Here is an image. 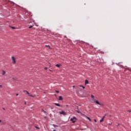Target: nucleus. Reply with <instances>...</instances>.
<instances>
[{
	"mask_svg": "<svg viewBox=\"0 0 131 131\" xmlns=\"http://www.w3.org/2000/svg\"><path fill=\"white\" fill-rule=\"evenodd\" d=\"M77 112H78V113H80V111H78Z\"/></svg>",
	"mask_w": 131,
	"mask_h": 131,
	"instance_id": "23",
	"label": "nucleus"
},
{
	"mask_svg": "<svg viewBox=\"0 0 131 131\" xmlns=\"http://www.w3.org/2000/svg\"><path fill=\"white\" fill-rule=\"evenodd\" d=\"M3 110H6V109L4 107H3Z\"/></svg>",
	"mask_w": 131,
	"mask_h": 131,
	"instance_id": "27",
	"label": "nucleus"
},
{
	"mask_svg": "<svg viewBox=\"0 0 131 131\" xmlns=\"http://www.w3.org/2000/svg\"><path fill=\"white\" fill-rule=\"evenodd\" d=\"M4 79H6V77H4Z\"/></svg>",
	"mask_w": 131,
	"mask_h": 131,
	"instance_id": "35",
	"label": "nucleus"
},
{
	"mask_svg": "<svg viewBox=\"0 0 131 131\" xmlns=\"http://www.w3.org/2000/svg\"><path fill=\"white\" fill-rule=\"evenodd\" d=\"M35 128H37V129H38V130H39V127H38L36 126H35Z\"/></svg>",
	"mask_w": 131,
	"mask_h": 131,
	"instance_id": "15",
	"label": "nucleus"
},
{
	"mask_svg": "<svg viewBox=\"0 0 131 131\" xmlns=\"http://www.w3.org/2000/svg\"><path fill=\"white\" fill-rule=\"evenodd\" d=\"M11 28H12V29H16V28L14 27H11Z\"/></svg>",
	"mask_w": 131,
	"mask_h": 131,
	"instance_id": "18",
	"label": "nucleus"
},
{
	"mask_svg": "<svg viewBox=\"0 0 131 131\" xmlns=\"http://www.w3.org/2000/svg\"><path fill=\"white\" fill-rule=\"evenodd\" d=\"M46 47L47 48H49V49H50V47L49 45H46Z\"/></svg>",
	"mask_w": 131,
	"mask_h": 131,
	"instance_id": "16",
	"label": "nucleus"
},
{
	"mask_svg": "<svg viewBox=\"0 0 131 131\" xmlns=\"http://www.w3.org/2000/svg\"><path fill=\"white\" fill-rule=\"evenodd\" d=\"M1 122H2V120H0V123H1Z\"/></svg>",
	"mask_w": 131,
	"mask_h": 131,
	"instance_id": "28",
	"label": "nucleus"
},
{
	"mask_svg": "<svg viewBox=\"0 0 131 131\" xmlns=\"http://www.w3.org/2000/svg\"><path fill=\"white\" fill-rule=\"evenodd\" d=\"M12 79H13V80H17V77H12Z\"/></svg>",
	"mask_w": 131,
	"mask_h": 131,
	"instance_id": "12",
	"label": "nucleus"
},
{
	"mask_svg": "<svg viewBox=\"0 0 131 131\" xmlns=\"http://www.w3.org/2000/svg\"><path fill=\"white\" fill-rule=\"evenodd\" d=\"M59 101H62V100H63V97H62V96H59Z\"/></svg>",
	"mask_w": 131,
	"mask_h": 131,
	"instance_id": "10",
	"label": "nucleus"
},
{
	"mask_svg": "<svg viewBox=\"0 0 131 131\" xmlns=\"http://www.w3.org/2000/svg\"><path fill=\"white\" fill-rule=\"evenodd\" d=\"M43 112H44L45 113H46V111H44Z\"/></svg>",
	"mask_w": 131,
	"mask_h": 131,
	"instance_id": "33",
	"label": "nucleus"
},
{
	"mask_svg": "<svg viewBox=\"0 0 131 131\" xmlns=\"http://www.w3.org/2000/svg\"><path fill=\"white\" fill-rule=\"evenodd\" d=\"M60 114H63V115H66V113L64 111H61L60 112Z\"/></svg>",
	"mask_w": 131,
	"mask_h": 131,
	"instance_id": "7",
	"label": "nucleus"
},
{
	"mask_svg": "<svg viewBox=\"0 0 131 131\" xmlns=\"http://www.w3.org/2000/svg\"><path fill=\"white\" fill-rule=\"evenodd\" d=\"M71 121H72L73 123H75L76 121V117H73V118H71Z\"/></svg>",
	"mask_w": 131,
	"mask_h": 131,
	"instance_id": "1",
	"label": "nucleus"
},
{
	"mask_svg": "<svg viewBox=\"0 0 131 131\" xmlns=\"http://www.w3.org/2000/svg\"><path fill=\"white\" fill-rule=\"evenodd\" d=\"M11 60L12 61L13 64H16V58H15V57H14V56L11 57Z\"/></svg>",
	"mask_w": 131,
	"mask_h": 131,
	"instance_id": "2",
	"label": "nucleus"
},
{
	"mask_svg": "<svg viewBox=\"0 0 131 131\" xmlns=\"http://www.w3.org/2000/svg\"><path fill=\"white\" fill-rule=\"evenodd\" d=\"M91 98L92 99V101H93L94 102L96 101L95 99V96L94 95H91Z\"/></svg>",
	"mask_w": 131,
	"mask_h": 131,
	"instance_id": "5",
	"label": "nucleus"
},
{
	"mask_svg": "<svg viewBox=\"0 0 131 131\" xmlns=\"http://www.w3.org/2000/svg\"><path fill=\"white\" fill-rule=\"evenodd\" d=\"M50 70V71H52V70Z\"/></svg>",
	"mask_w": 131,
	"mask_h": 131,
	"instance_id": "36",
	"label": "nucleus"
},
{
	"mask_svg": "<svg viewBox=\"0 0 131 131\" xmlns=\"http://www.w3.org/2000/svg\"><path fill=\"white\" fill-rule=\"evenodd\" d=\"M56 93H59V91H56Z\"/></svg>",
	"mask_w": 131,
	"mask_h": 131,
	"instance_id": "24",
	"label": "nucleus"
},
{
	"mask_svg": "<svg viewBox=\"0 0 131 131\" xmlns=\"http://www.w3.org/2000/svg\"><path fill=\"white\" fill-rule=\"evenodd\" d=\"M5 74H6V71H2V75H5Z\"/></svg>",
	"mask_w": 131,
	"mask_h": 131,
	"instance_id": "9",
	"label": "nucleus"
},
{
	"mask_svg": "<svg viewBox=\"0 0 131 131\" xmlns=\"http://www.w3.org/2000/svg\"><path fill=\"white\" fill-rule=\"evenodd\" d=\"M36 26H38V25H36Z\"/></svg>",
	"mask_w": 131,
	"mask_h": 131,
	"instance_id": "38",
	"label": "nucleus"
},
{
	"mask_svg": "<svg viewBox=\"0 0 131 131\" xmlns=\"http://www.w3.org/2000/svg\"><path fill=\"white\" fill-rule=\"evenodd\" d=\"M75 86L74 85V86H73V88H75Z\"/></svg>",
	"mask_w": 131,
	"mask_h": 131,
	"instance_id": "32",
	"label": "nucleus"
},
{
	"mask_svg": "<svg viewBox=\"0 0 131 131\" xmlns=\"http://www.w3.org/2000/svg\"><path fill=\"white\" fill-rule=\"evenodd\" d=\"M24 93H26L27 95H29V96H30V97H33V96L30 95L29 94V92H28V91H26V90H24L23 91Z\"/></svg>",
	"mask_w": 131,
	"mask_h": 131,
	"instance_id": "3",
	"label": "nucleus"
},
{
	"mask_svg": "<svg viewBox=\"0 0 131 131\" xmlns=\"http://www.w3.org/2000/svg\"><path fill=\"white\" fill-rule=\"evenodd\" d=\"M86 118H87L88 119H89V120H90V121H91V118H90V117H88V116H86Z\"/></svg>",
	"mask_w": 131,
	"mask_h": 131,
	"instance_id": "14",
	"label": "nucleus"
},
{
	"mask_svg": "<svg viewBox=\"0 0 131 131\" xmlns=\"http://www.w3.org/2000/svg\"><path fill=\"white\" fill-rule=\"evenodd\" d=\"M53 126H54V127H56V126H57V125H56L55 124H53Z\"/></svg>",
	"mask_w": 131,
	"mask_h": 131,
	"instance_id": "20",
	"label": "nucleus"
},
{
	"mask_svg": "<svg viewBox=\"0 0 131 131\" xmlns=\"http://www.w3.org/2000/svg\"><path fill=\"white\" fill-rule=\"evenodd\" d=\"M106 116V115H105L100 120V122H103V121H104V119L105 118Z\"/></svg>",
	"mask_w": 131,
	"mask_h": 131,
	"instance_id": "6",
	"label": "nucleus"
},
{
	"mask_svg": "<svg viewBox=\"0 0 131 131\" xmlns=\"http://www.w3.org/2000/svg\"><path fill=\"white\" fill-rule=\"evenodd\" d=\"M56 106H58V107H61V105L59 103H54Z\"/></svg>",
	"mask_w": 131,
	"mask_h": 131,
	"instance_id": "8",
	"label": "nucleus"
},
{
	"mask_svg": "<svg viewBox=\"0 0 131 131\" xmlns=\"http://www.w3.org/2000/svg\"><path fill=\"white\" fill-rule=\"evenodd\" d=\"M34 24L35 25H36L35 23H34Z\"/></svg>",
	"mask_w": 131,
	"mask_h": 131,
	"instance_id": "31",
	"label": "nucleus"
},
{
	"mask_svg": "<svg viewBox=\"0 0 131 131\" xmlns=\"http://www.w3.org/2000/svg\"><path fill=\"white\" fill-rule=\"evenodd\" d=\"M0 88H3V86L2 85H0Z\"/></svg>",
	"mask_w": 131,
	"mask_h": 131,
	"instance_id": "26",
	"label": "nucleus"
},
{
	"mask_svg": "<svg viewBox=\"0 0 131 131\" xmlns=\"http://www.w3.org/2000/svg\"><path fill=\"white\" fill-rule=\"evenodd\" d=\"M88 83H89V80H85V84H88Z\"/></svg>",
	"mask_w": 131,
	"mask_h": 131,
	"instance_id": "11",
	"label": "nucleus"
},
{
	"mask_svg": "<svg viewBox=\"0 0 131 131\" xmlns=\"http://www.w3.org/2000/svg\"><path fill=\"white\" fill-rule=\"evenodd\" d=\"M79 86L80 88H82V89H85V87L83 85H80Z\"/></svg>",
	"mask_w": 131,
	"mask_h": 131,
	"instance_id": "13",
	"label": "nucleus"
},
{
	"mask_svg": "<svg viewBox=\"0 0 131 131\" xmlns=\"http://www.w3.org/2000/svg\"><path fill=\"white\" fill-rule=\"evenodd\" d=\"M42 111L43 112H45V111H43V110H42Z\"/></svg>",
	"mask_w": 131,
	"mask_h": 131,
	"instance_id": "29",
	"label": "nucleus"
},
{
	"mask_svg": "<svg viewBox=\"0 0 131 131\" xmlns=\"http://www.w3.org/2000/svg\"><path fill=\"white\" fill-rule=\"evenodd\" d=\"M56 67H60V64H56Z\"/></svg>",
	"mask_w": 131,
	"mask_h": 131,
	"instance_id": "17",
	"label": "nucleus"
},
{
	"mask_svg": "<svg viewBox=\"0 0 131 131\" xmlns=\"http://www.w3.org/2000/svg\"><path fill=\"white\" fill-rule=\"evenodd\" d=\"M94 121H95V122H97V120L94 119Z\"/></svg>",
	"mask_w": 131,
	"mask_h": 131,
	"instance_id": "22",
	"label": "nucleus"
},
{
	"mask_svg": "<svg viewBox=\"0 0 131 131\" xmlns=\"http://www.w3.org/2000/svg\"><path fill=\"white\" fill-rule=\"evenodd\" d=\"M16 96H19V94H16Z\"/></svg>",
	"mask_w": 131,
	"mask_h": 131,
	"instance_id": "25",
	"label": "nucleus"
},
{
	"mask_svg": "<svg viewBox=\"0 0 131 131\" xmlns=\"http://www.w3.org/2000/svg\"><path fill=\"white\" fill-rule=\"evenodd\" d=\"M32 27H33V26H30V27H29V28H32Z\"/></svg>",
	"mask_w": 131,
	"mask_h": 131,
	"instance_id": "19",
	"label": "nucleus"
},
{
	"mask_svg": "<svg viewBox=\"0 0 131 131\" xmlns=\"http://www.w3.org/2000/svg\"><path fill=\"white\" fill-rule=\"evenodd\" d=\"M45 70H48V68H45Z\"/></svg>",
	"mask_w": 131,
	"mask_h": 131,
	"instance_id": "21",
	"label": "nucleus"
},
{
	"mask_svg": "<svg viewBox=\"0 0 131 131\" xmlns=\"http://www.w3.org/2000/svg\"><path fill=\"white\" fill-rule=\"evenodd\" d=\"M53 131H56V130L54 129Z\"/></svg>",
	"mask_w": 131,
	"mask_h": 131,
	"instance_id": "34",
	"label": "nucleus"
},
{
	"mask_svg": "<svg viewBox=\"0 0 131 131\" xmlns=\"http://www.w3.org/2000/svg\"><path fill=\"white\" fill-rule=\"evenodd\" d=\"M128 112H130V111H129Z\"/></svg>",
	"mask_w": 131,
	"mask_h": 131,
	"instance_id": "37",
	"label": "nucleus"
},
{
	"mask_svg": "<svg viewBox=\"0 0 131 131\" xmlns=\"http://www.w3.org/2000/svg\"><path fill=\"white\" fill-rule=\"evenodd\" d=\"M25 105H26V102H25Z\"/></svg>",
	"mask_w": 131,
	"mask_h": 131,
	"instance_id": "30",
	"label": "nucleus"
},
{
	"mask_svg": "<svg viewBox=\"0 0 131 131\" xmlns=\"http://www.w3.org/2000/svg\"><path fill=\"white\" fill-rule=\"evenodd\" d=\"M94 102H95V103H96V104H97V105H99L100 106H103V104L100 103V102H99L98 101V100H96V101H95Z\"/></svg>",
	"mask_w": 131,
	"mask_h": 131,
	"instance_id": "4",
	"label": "nucleus"
}]
</instances>
